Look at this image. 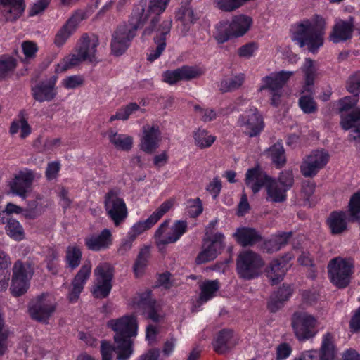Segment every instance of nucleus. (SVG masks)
<instances>
[{
    "label": "nucleus",
    "mask_w": 360,
    "mask_h": 360,
    "mask_svg": "<svg viewBox=\"0 0 360 360\" xmlns=\"http://www.w3.org/2000/svg\"><path fill=\"white\" fill-rule=\"evenodd\" d=\"M215 8L224 12H233L244 4L241 0H213Z\"/></svg>",
    "instance_id": "49"
},
{
    "label": "nucleus",
    "mask_w": 360,
    "mask_h": 360,
    "mask_svg": "<svg viewBox=\"0 0 360 360\" xmlns=\"http://www.w3.org/2000/svg\"><path fill=\"white\" fill-rule=\"evenodd\" d=\"M330 155L325 150H315L306 155L302 162L300 171L305 177H314L328 162Z\"/></svg>",
    "instance_id": "16"
},
{
    "label": "nucleus",
    "mask_w": 360,
    "mask_h": 360,
    "mask_svg": "<svg viewBox=\"0 0 360 360\" xmlns=\"http://www.w3.org/2000/svg\"><path fill=\"white\" fill-rule=\"evenodd\" d=\"M244 79L243 74L226 77L221 82L220 89L224 92L236 90L243 84Z\"/></svg>",
    "instance_id": "46"
},
{
    "label": "nucleus",
    "mask_w": 360,
    "mask_h": 360,
    "mask_svg": "<svg viewBox=\"0 0 360 360\" xmlns=\"http://www.w3.org/2000/svg\"><path fill=\"white\" fill-rule=\"evenodd\" d=\"M349 212L352 221L359 219L360 213V192L355 193L350 198Z\"/></svg>",
    "instance_id": "58"
},
{
    "label": "nucleus",
    "mask_w": 360,
    "mask_h": 360,
    "mask_svg": "<svg viewBox=\"0 0 360 360\" xmlns=\"http://www.w3.org/2000/svg\"><path fill=\"white\" fill-rule=\"evenodd\" d=\"M299 106L304 113L310 114L317 110V105L313 97L309 95H302L299 99Z\"/></svg>",
    "instance_id": "55"
},
{
    "label": "nucleus",
    "mask_w": 360,
    "mask_h": 360,
    "mask_svg": "<svg viewBox=\"0 0 360 360\" xmlns=\"http://www.w3.org/2000/svg\"><path fill=\"white\" fill-rule=\"evenodd\" d=\"M84 78L81 75H72L63 79L62 84L67 89H75L82 86Z\"/></svg>",
    "instance_id": "62"
},
{
    "label": "nucleus",
    "mask_w": 360,
    "mask_h": 360,
    "mask_svg": "<svg viewBox=\"0 0 360 360\" xmlns=\"http://www.w3.org/2000/svg\"><path fill=\"white\" fill-rule=\"evenodd\" d=\"M269 179L270 178L259 167L249 169L245 175V184L254 193H257L262 186H266Z\"/></svg>",
    "instance_id": "28"
},
{
    "label": "nucleus",
    "mask_w": 360,
    "mask_h": 360,
    "mask_svg": "<svg viewBox=\"0 0 360 360\" xmlns=\"http://www.w3.org/2000/svg\"><path fill=\"white\" fill-rule=\"evenodd\" d=\"M150 250L148 248L145 247L141 249L134 265V271L136 277L140 276L143 273L148 264Z\"/></svg>",
    "instance_id": "47"
},
{
    "label": "nucleus",
    "mask_w": 360,
    "mask_h": 360,
    "mask_svg": "<svg viewBox=\"0 0 360 360\" xmlns=\"http://www.w3.org/2000/svg\"><path fill=\"white\" fill-rule=\"evenodd\" d=\"M347 90L352 94L358 96L360 94V71L352 74L346 83Z\"/></svg>",
    "instance_id": "56"
},
{
    "label": "nucleus",
    "mask_w": 360,
    "mask_h": 360,
    "mask_svg": "<svg viewBox=\"0 0 360 360\" xmlns=\"http://www.w3.org/2000/svg\"><path fill=\"white\" fill-rule=\"evenodd\" d=\"M354 29V20L352 18L347 21L336 19L333 31L329 39L334 43H339L350 39Z\"/></svg>",
    "instance_id": "24"
},
{
    "label": "nucleus",
    "mask_w": 360,
    "mask_h": 360,
    "mask_svg": "<svg viewBox=\"0 0 360 360\" xmlns=\"http://www.w3.org/2000/svg\"><path fill=\"white\" fill-rule=\"evenodd\" d=\"M281 186L288 191L291 188L294 182V177L291 170H285L281 172L277 181Z\"/></svg>",
    "instance_id": "63"
},
{
    "label": "nucleus",
    "mask_w": 360,
    "mask_h": 360,
    "mask_svg": "<svg viewBox=\"0 0 360 360\" xmlns=\"http://www.w3.org/2000/svg\"><path fill=\"white\" fill-rule=\"evenodd\" d=\"M156 223L150 216L146 220L139 221L134 224L128 233H129L132 236V237L136 238L139 235L141 234L145 231L150 229Z\"/></svg>",
    "instance_id": "53"
},
{
    "label": "nucleus",
    "mask_w": 360,
    "mask_h": 360,
    "mask_svg": "<svg viewBox=\"0 0 360 360\" xmlns=\"http://www.w3.org/2000/svg\"><path fill=\"white\" fill-rule=\"evenodd\" d=\"M264 263L261 257L251 251L241 252L237 259V271L240 277L252 279L258 276Z\"/></svg>",
    "instance_id": "10"
},
{
    "label": "nucleus",
    "mask_w": 360,
    "mask_h": 360,
    "mask_svg": "<svg viewBox=\"0 0 360 360\" xmlns=\"http://www.w3.org/2000/svg\"><path fill=\"white\" fill-rule=\"evenodd\" d=\"M237 126L248 136L255 137L263 131L264 122L259 110L256 108H250L239 115Z\"/></svg>",
    "instance_id": "12"
},
{
    "label": "nucleus",
    "mask_w": 360,
    "mask_h": 360,
    "mask_svg": "<svg viewBox=\"0 0 360 360\" xmlns=\"http://www.w3.org/2000/svg\"><path fill=\"white\" fill-rule=\"evenodd\" d=\"M109 141L120 150L129 151L133 146V138L127 134H118L110 129L108 131Z\"/></svg>",
    "instance_id": "36"
},
{
    "label": "nucleus",
    "mask_w": 360,
    "mask_h": 360,
    "mask_svg": "<svg viewBox=\"0 0 360 360\" xmlns=\"http://www.w3.org/2000/svg\"><path fill=\"white\" fill-rule=\"evenodd\" d=\"M326 22L324 18L315 15L293 25L290 29L292 40L300 47L307 46L315 53L323 46Z\"/></svg>",
    "instance_id": "1"
},
{
    "label": "nucleus",
    "mask_w": 360,
    "mask_h": 360,
    "mask_svg": "<svg viewBox=\"0 0 360 360\" xmlns=\"http://www.w3.org/2000/svg\"><path fill=\"white\" fill-rule=\"evenodd\" d=\"M224 248V236L221 233L208 235L203 239L202 250L195 259L197 264H204L214 259Z\"/></svg>",
    "instance_id": "13"
},
{
    "label": "nucleus",
    "mask_w": 360,
    "mask_h": 360,
    "mask_svg": "<svg viewBox=\"0 0 360 360\" xmlns=\"http://www.w3.org/2000/svg\"><path fill=\"white\" fill-rule=\"evenodd\" d=\"M335 335L328 332L322 336L320 360H335Z\"/></svg>",
    "instance_id": "33"
},
{
    "label": "nucleus",
    "mask_w": 360,
    "mask_h": 360,
    "mask_svg": "<svg viewBox=\"0 0 360 360\" xmlns=\"http://www.w3.org/2000/svg\"><path fill=\"white\" fill-rule=\"evenodd\" d=\"M35 175L32 170L25 169L20 171L10 184L12 193L25 199L27 194L32 191V186Z\"/></svg>",
    "instance_id": "19"
},
{
    "label": "nucleus",
    "mask_w": 360,
    "mask_h": 360,
    "mask_svg": "<svg viewBox=\"0 0 360 360\" xmlns=\"http://www.w3.org/2000/svg\"><path fill=\"white\" fill-rule=\"evenodd\" d=\"M108 326L115 333L114 340L117 344V359L129 360L133 353L131 338L137 335L136 319L133 315L123 316L110 320Z\"/></svg>",
    "instance_id": "2"
},
{
    "label": "nucleus",
    "mask_w": 360,
    "mask_h": 360,
    "mask_svg": "<svg viewBox=\"0 0 360 360\" xmlns=\"http://www.w3.org/2000/svg\"><path fill=\"white\" fill-rule=\"evenodd\" d=\"M174 202L169 199L162 202L160 207L150 215L153 221L157 223L173 206Z\"/></svg>",
    "instance_id": "61"
},
{
    "label": "nucleus",
    "mask_w": 360,
    "mask_h": 360,
    "mask_svg": "<svg viewBox=\"0 0 360 360\" xmlns=\"http://www.w3.org/2000/svg\"><path fill=\"white\" fill-rule=\"evenodd\" d=\"M292 289L290 285H283L269 302L268 307L272 311H277L283 306L285 301L289 299L292 295Z\"/></svg>",
    "instance_id": "39"
},
{
    "label": "nucleus",
    "mask_w": 360,
    "mask_h": 360,
    "mask_svg": "<svg viewBox=\"0 0 360 360\" xmlns=\"http://www.w3.org/2000/svg\"><path fill=\"white\" fill-rule=\"evenodd\" d=\"M7 234L13 239L17 241L22 240L25 238L23 227L20 222L14 219H10L6 226Z\"/></svg>",
    "instance_id": "45"
},
{
    "label": "nucleus",
    "mask_w": 360,
    "mask_h": 360,
    "mask_svg": "<svg viewBox=\"0 0 360 360\" xmlns=\"http://www.w3.org/2000/svg\"><path fill=\"white\" fill-rule=\"evenodd\" d=\"M58 303L56 297L50 293H42L29 304L28 312L30 317L40 323H48L56 312Z\"/></svg>",
    "instance_id": "6"
},
{
    "label": "nucleus",
    "mask_w": 360,
    "mask_h": 360,
    "mask_svg": "<svg viewBox=\"0 0 360 360\" xmlns=\"http://www.w3.org/2000/svg\"><path fill=\"white\" fill-rule=\"evenodd\" d=\"M233 332L231 330L224 329L219 331L214 338L212 345L214 350L218 354H224L236 345Z\"/></svg>",
    "instance_id": "30"
},
{
    "label": "nucleus",
    "mask_w": 360,
    "mask_h": 360,
    "mask_svg": "<svg viewBox=\"0 0 360 360\" xmlns=\"http://www.w3.org/2000/svg\"><path fill=\"white\" fill-rule=\"evenodd\" d=\"M105 209L108 216L117 226L122 223L128 216V210L123 198L117 192L110 191L105 195Z\"/></svg>",
    "instance_id": "15"
},
{
    "label": "nucleus",
    "mask_w": 360,
    "mask_h": 360,
    "mask_svg": "<svg viewBox=\"0 0 360 360\" xmlns=\"http://www.w3.org/2000/svg\"><path fill=\"white\" fill-rule=\"evenodd\" d=\"M137 304L144 309L148 318L154 322H158L162 319V315L160 313L159 305L152 297L150 292L147 291L142 293Z\"/></svg>",
    "instance_id": "27"
},
{
    "label": "nucleus",
    "mask_w": 360,
    "mask_h": 360,
    "mask_svg": "<svg viewBox=\"0 0 360 360\" xmlns=\"http://www.w3.org/2000/svg\"><path fill=\"white\" fill-rule=\"evenodd\" d=\"M24 10L23 0H0V13L7 21L15 20Z\"/></svg>",
    "instance_id": "26"
},
{
    "label": "nucleus",
    "mask_w": 360,
    "mask_h": 360,
    "mask_svg": "<svg viewBox=\"0 0 360 360\" xmlns=\"http://www.w3.org/2000/svg\"><path fill=\"white\" fill-rule=\"evenodd\" d=\"M141 25L137 20H132V18L130 22L120 25L112 34L110 44L112 53L120 56L125 52L136 36L137 29Z\"/></svg>",
    "instance_id": "9"
},
{
    "label": "nucleus",
    "mask_w": 360,
    "mask_h": 360,
    "mask_svg": "<svg viewBox=\"0 0 360 360\" xmlns=\"http://www.w3.org/2000/svg\"><path fill=\"white\" fill-rule=\"evenodd\" d=\"M22 50L24 54V60L28 62L35 58L38 51V46L34 41H25L22 44Z\"/></svg>",
    "instance_id": "59"
},
{
    "label": "nucleus",
    "mask_w": 360,
    "mask_h": 360,
    "mask_svg": "<svg viewBox=\"0 0 360 360\" xmlns=\"http://www.w3.org/2000/svg\"><path fill=\"white\" fill-rule=\"evenodd\" d=\"M266 153L278 168L285 165L286 158L283 143L281 141H278L271 146L266 150Z\"/></svg>",
    "instance_id": "43"
},
{
    "label": "nucleus",
    "mask_w": 360,
    "mask_h": 360,
    "mask_svg": "<svg viewBox=\"0 0 360 360\" xmlns=\"http://www.w3.org/2000/svg\"><path fill=\"white\" fill-rule=\"evenodd\" d=\"M84 61H86V60L84 58H82V56L79 51H76V53L70 54L65 57L64 59L58 64L56 70L63 72L68 69L79 65Z\"/></svg>",
    "instance_id": "44"
},
{
    "label": "nucleus",
    "mask_w": 360,
    "mask_h": 360,
    "mask_svg": "<svg viewBox=\"0 0 360 360\" xmlns=\"http://www.w3.org/2000/svg\"><path fill=\"white\" fill-rule=\"evenodd\" d=\"M195 143L200 148H206L215 141V136L208 134L204 129H198L193 135Z\"/></svg>",
    "instance_id": "48"
},
{
    "label": "nucleus",
    "mask_w": 360,
    "mask_h": 360,
    "mask_svg": "<svg viewBox=\"0 0 360 360\" xmlns=\"http://www.w3.org/2000/svg\"><path fill=\"white\" fill-rule=\"evenodd\" d=\"M293 74L294 72L291 71L282 70L271 73L262 79L259 91H268L272 105L278 106L281 103L283 87Z\"/></svg>",
    "instance_id": "8"
},
{
    "label": "nucleus",
    "mask_w": 360,
    "mask_h": 360,
    "mask_svg": "<svg viewBox=\"0 0 360 360\" xmlns=\"http://www.w3.org/2000/svg\"><path fill=\"white\" fill-rule=\"evenodd\" d=\"M354 271V262L349 258L337 257L328 264V272L333 284L339 288L347 287Z\"/></svg>",
    "instance_id": "7"
},
{
    "label": "nucleus",
    "mask_w": 360,
    "mask_h": 360,
    "mask_svg": "<svg viewBox=\"0 0 360 360\" xmlns=\"http://www.w3.org/2000/svg\"><path fill=\"white\" fill-rule=\"evenodd\" d=\"M92 266L90 262H86L74 277L69 289L68 298L70 302H76L89 278Z\"/></svg>",
    "instance_id": "21"
},
{
    "label": "nucleus",
    "mask_w": 360,
    "mask_h": 360,
    "mask_svg": "<svg viewBox=\"0 0 360 360\" xmlns=\"http://www.w3.org/2000/svg\"><path fill=\"white\" fill-rule=\"evenodd\" d=\"M117 353V346H112L110 342L103 341L101 345L102 360H112L113 352Z\"/></svg>",
    "instance_id": "64"
},
{
    "label": "nucleus",
    "mask_w": 360,
    "mask_h": 360,
    "mask_svg": "<svg viewBox=\"0 0 360 360\" xmlns=\"http://www.w3.org/2000/svg\"><path fill=\"white\" fill-rule=\"evenodd\" d=\"M84 243L87 248L92 251H100L108 248L112 243L111 231L103 229L98 235H91L85 238Z\"/></svg>",
    "instance_id": "25"
},
{
    "label": "nucleus",
    "mask_w": 360,
    "mask_h": 360,
    "mask_svg": "<svg viewBox=\"0 0 360 360\" xmlns=\"http://www.w3.org/2000/svg\"><path fill=\"white\" fill-rule=\"evenodd\" d=\"M34 274V264L30 261L18 260L13 266V276L30 281Z\"/></svg>",
    "instance_id": "40"
},
{
    "label": "nucleus",
    "mask_w": 360,
    "mask_h": 360,
    "mask_svg": "<svg viewBox=\"0 0 360 360\" xmlns=\"http://www.w3.org/2000/svg\"><path fill=\"white\" fill-rule=\"evenodd\" d=\"M295 336L299 341H307L318 333L319 321L314 315L306 311H295L291 319Z\"/></svg>",
    "instance_id": "5"
},
{
    "label": "nucleus",
    "mask_w": 360,
    "mask_h": 360,
    "mask_svg": "<svg viewBox=\"0 0 360 360\" xmlns=\"http://www.w3.org/2000/svg\"><path fill=\"white\" fill-rule=\"evenodd\" d=\"M253 19L245 14L235 15L230 22H220L216 27L214 38L219 43H224L231 38H238L249 32Z\"/></svg>",
    "instance_id": "4"
},
{
    "label": "nucleus",
    "mask_w": 360,
    "mask_h": 360,
    "mask_svg": "<svg viewBox=\"0 0 360 360\" xmlns=\"http://www.w3.org/2000/svg\"><path fill=\"white\" fill-rule=\"evenodd\" d=\"M160 131L155 126L147 125L143 127L140 147L148 153H153L159 146Z\"/></svg>",
    "instance_id": "23"
},
{
    "label": "nucleus",
    "mask_w": 360,
    "mask_h": 360,
    "mask_svg": "<svg viewBox=\"0 0 360 360\" xmlns=\"http://www.w3.org/2000/svg\"><path fill=\"white\" fill-rule=\"evenodd\" d=\"M87 18L86 11L79 9L74 11L65 23L57 32L54 39L55 45L58 47L63 46L70 36L76 32L80 22Z\"/></svg>",
    "instance_id": "17"
},
{
    "label": "nucleus",
    "mask_w": 360,
    "mask_h": 360,
    "mask_svg": "<svg viewBox=\"0 0 360 360\" xmlns=\"http://www.w3.org/2000/svg\"><path fill=\"white\" fill-rule=\"evenodd\" d=\"M202 204L200 198H197L187 200L186 213L190 217H197L202 212Z\"/></svg>",
    "instance_id": "54"
},
{
    "label": "nucleus",
    "mask_w": 360,
    "mask_h": 360,
    "mask_svg": "<svg viewBox=\"0 0 360 360\" xmlns=\"http://www.w3.org/2000/svg\"><path fill=\"white\" fill-rule=\"evenodd\" d=\"M287 269V259H276L271 262L266 270V274L269 278L271 281L272 284H277L283 279Z\"/></svg>",
    "instance_id": "32"
},
{
    "label": "nucleus",
    "mask_w": 360,
    "mask_h": 360,
    "mask_svg": "<svg viewBox=\"0 0 360 360\" xmlns=\"http://www.w3.org/2000/svg\"><path fill=\"white\" fill-rule=\"evenodd\" d=\"M95 285L93 294L96 298L106 297L112 288L113 268L109 263L99 264L94 269Z\"/></svg>",
    "instance_id": "14"
},
{
    "label": "nucleus",
    "mask_w": 360,
    "mask_h": 360,
    "mask_svg": "<svg viewBox=\"0 0 360 360\" xmlns=\"http://www.w3.org/2000/svg\"><path fill=\"white\" fill-rule=\"evenodd\" d=\"M233 236L237 242L243 246L252 245L261 239L258 232L249 227L238 228Z\"/></svg>",
    "instance_id": "34"
},
{
    "label": "nucleus",
    "mask_w": 360,
    "mask_h": 360,
    "mask_svg": "<svg viewBox=\"0 0 360 360\" xmlns=\"http://www.w3.org/2000/svg\"><path fill=\"white\" fill-rule=\"evenodd\" d=\"M169 221H163L155 233V239L157 245L161 248L166 245L176 242L188 229L186 221H176L171 227H169Z\"/></svg>",
    "instance_id": "11"
},
{
    "label": "nucleus",
    "mask_w": 360,
    "mask_h": 360,
    "mask_svg": "<svg viewBox=\"0 0 360 360\" xmlns=\"http://www.w3.org/2000/svg\"><path fill=\"white\" fill-rule=\"evenodd\" d=\"M29 285L30 281L12 276L10 290L14 296H20L27 292Z\"/></svg>",
    "instance_id": "52"
},
{
    "label": "nucleus",
    "mask_w": 360,
    "mask_h": 360,
    "mask_svg": "<svg viewBox=\"0 0 360 360\" xmlns=\"http://www.w3.org/2000/svg\"><path fill=\"white\" fill-rule=\"evenodd\" d=\"M98 44L99 41L96 35L84 34L79 40L77 51H79L86 61L92 63L96 60V48Z\"/></svg>",
    "instance_id": "22"
},
{
    "label": "nucleus",
    "mask_w": 360,
    "mask_h": 360,
    "mask_svg": "<svg viewBox=\"0 0 360 360\" xmlns=\"http://www.w3.org/2000/svg\"><path fill=\"white\" fill-rule=\"evenodd\" d=\"M301 70L304 74L305 82L303 93L304 91L311 93L314 81L320 75L318 64L316 61L307 58L305 59Z\"/></svg>",
    "instance_id": "31"
},
{
    "label": "nucleus",
    "mask_w": 360,
    "mask_h": 360,
    "mask_svg": "<svg viewBox=\"0 0 360 360\" xmlns=\"http://www.w3.org/2000/svg\"><path fill=\"white\" fill-rule=\"evenodd\" d=\"M170 0H141L132 12V20H137L139 24H143L151 18L149 25L144 29L142 36L149 37L153 34L155 28L158 27L160 15L162 13Z\"/></svg>",
    "instance_id": "3"
},
{
    "label": "nucleus",
    "mask_w": 360,
    "mask_h": 360,
    "mask_svg": "<svg viewBox=\"0 0 360 360\" xmlns=\"http://www.w3.org/2000/svg\"><path fill=\"white\" fill-rule=\"evenodd\" d=\"M219 283L217 280H207L200 285V294L199 302L200 304L207 302L215 296L216 292L219 289Z\"/></svg>",
    "instance_id": "41"
},
{
    "label": "nucleus",
    "mask_w": 360,
    "mask_h": 360,
    "mask_svg": "<svg viewBox=\"0 0 360 360\" xmlns=\"http://www.w3.org/2000/svg\"><path fill=\"white\" fill-rule=\"evenodd\" d=\"M291 234V232L281 233L272 236L271 239L265 242L264 249L268 252L278 251L288 243Z\"/></svg>",
    "instance_id": "42"
},
{
    "label": "nucleus",
    "mask_w": 360,
    "mask_h": 360,
    "mask_svg": "<svg viewBox=\"0 0 360 360\" xmlns=\"http://www.w3.org/2000/svg\"><path fill=\"white\" fill-rule=\"evenodd\" d=\"M266 200L274 202H281L286 200V188L275 180L269 179L266 186Z\"/></svg>",
    "instance_id": "37"
},
{
    "label": "nucleus",
    "mask_w": 360,
    "mask_h": 360,
    "mask_svg": "<svg viewBox=\"0 0 360 360\" xmlns=\"http://www.w3.org/2000/svg\"><path fill=\"white\" fill-rule=\"evenodd\" d=\"M138 111L143 113L144 110L141 109L136 103H130L129 104L119 109V116L121 117L122 120H126L130 115Z\"/></svg>",
    "instance_id": "60"
},
{
    "label": "nucleus",
    "mask_w": 360,
    "mask_h": 360,
    "mask_svg": "<svg viewBox=\"0 0 360 360\" xmlns=\"http://www.w3.org/2000/svg\"><path fill=\"white\" fill-rule=\"evenodd\" d=\"M172 25V20L168 18L162 20L158 25V27L155 28L153 34H155L154 42L156 46L154 49L152 48L150 53L148 54L147 59L148 61H155L165 51L166 48V38L170 32Z\"/></svg>",
    "instance_id": "18"
},
{
    "label": "nucleus",
    "mask_w": 360,
    "mask_h": 360,
    "mask_svg": "<svg viewBox=\"0 0 360 360\" xmlns=\"http://www.w3.org/2000/svg\"><path fill=\"white\" fill-rule=\"evenodd\" d=\"M331 233L338 235L343 233L347 229V216L344 212H333L327 219Z\"/></svg>",
    "instance_id": "35"
},
{
    "label": "nucleus",
    "mask_w": 360,
    "mask_h": 360,
    "mask_svg": "<svg viewBox=\"0 0 360 360\" xmlns=\"http://www.w3.org/2000/svg\"><path fill=\"white\" fill-rule=\"evenodd\" d=\"M360 121V107L355 108L349 114L342 116L341 126L345 130L355 128L350 132L349 139L360 143V129H359Z\"/></svg>",
    "instance_id": "29"
},
{
    "label": "nucleus",
    "mask_w": 360,
    "mask_h": 360,
    "mask_svg": "<svg viewBox=\"0 0 360 360\" xmlns=\"http://www.w3.org/2000/svg\"><path fill=\"white\" fill-rule=\"evenodd\" d=\"M66 262L72 269H75L80 264L82 252L77 246H68L66 250Z\"/></svg>",
    "instance_id": "50"
},
{
    "label": "nucleus",
    "mask_w": 360,
    "mask_h": 360,
    "mask_svg": "<svg viewBox=\"0 0 360 360\" xmlns=\"http://www.w3.org/2000/svg\"><path fill=\"white\" fill-rule=\"evenodd\" d=\"M16 67V60L8 56H0V79L6 77Z\"/></svg>",
    "instance_id": "51"
},
{
    "label": "nucleus",
    "mask_w": 360,
    "mask_h": 360,
    "mask_svg": "<svg viewBox=\"0 0 360 360\" xmlns=\"http://www.w3.org/2000/svg\"><path fill=\"white\" fill-rule=\"evenodd\" d=\"M179 72L182 80H189L193 78H196L202 75L204 72L203 70L198 67L193 66H183L179 68Z\"/></svg>",
    "instance_id": "57"
},
{
    "label": "nucleus",
    "mask_w": 360,
    "mask_h": 360,
    "mask_svg": "<svg viewBox=\"0 0 360 360\" xmlns=\"http://www.w3.org/2000/svg\"><path fill=\"white\" fill-rule=\"evenodd\" d=\"M176 18L183 24L185 29L188 30L200 18V14L189 6H182L176 12Z\"/></svg>",
    "instance_id": "38"
},
{
    "label": "nucleus",
    "mask_w": 360,
    "mask_h": 360,
    "mask_svg": "<svg viewBox=\"0 0 360 360\" xmlns=\"http://www.w3.org/2000/svg\"><path fill=\"white\" fill-rule=\"evenodd\" d=\"M56 81L57 77L52 76L37 83L32 88L33 98L40 103L53 101L58 94Z\"/></svg>",
    "instance_id": "20"
}]
</instances>
